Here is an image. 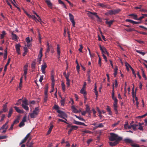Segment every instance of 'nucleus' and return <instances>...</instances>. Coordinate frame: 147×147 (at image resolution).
I'll use <instances>...</instances> for the list:
<instances>
[{"label":"nucleus","mask_w":147,"mask_h":147,"mask_svg":"<svg viewBox=\"0 0 147 147\" xmlns=\"http://www.w3.org/2000/svg\"><path fill=\"white\" fill-rule=\"evenodd\" d=\"M110 136L109 138L110 141H113L115 140L120 141L123 139L122 137L119 136L117 134L115 133H110Z\"/></svg>","instance_id":"obj_1"},{"label":"nucleus","mask_w":147,"mask_h":147,"mask_svg":"<svg viewBox=\"0 0 147 147\" xmlns=\"http://www.w3.org/2000/svg\"><path fill=\"white\" fill-rule=\"evenodd\" d=\"M39 111L38 107H36L33 111V112L32 113H29V114L31 118H36L38 115Z\"/></svg>","instance_id":"obj_2"},{"label":"nucleus","mask_w":147,"mask_h":147,"mask_svg":"<svg viewBox=\"0 0 147 147\" xmlns=\"http://www.w3.org/2000/svg\"><path fill=\"white\" fill-rule=\"evenodd\" d=\"M57 112L59 114L58 115V116L59 117L61 118L65 119L66 121H67V119L65 118L67 117V115L64 112L61 111H58Z\"/></svg>","instance_id":"obj_3"},{"label":"nucleus","mask_w":147,"mask_h":147,"mask_svg":"<svg viewBox=\"0 0 147 147\" xmlns=\"http://www.w3.org/2000/svg\"><path fill=\"white\" fill-rule=\"evenodd\" d=\"M47 49L45 52V54L49 53L51 49L54 47L52 45H49L48 42H47Z\"/></svg>","instance_id":"obj_4"},{"label":"nucleus","mask_w":147,"mask_h":147,"mask_svg":"<svg viewBox=\"0 0 147 147\" xmlns=\"http://www.w3.org/2000/svg\"><path fill=\"white\" fill-rule=\"evenodd\" d=\"M100 50L101 51L103 54H106L107 55H109V53L107 51V49L104 47H102L100 45H99Z\"/></svg>","instance_id":"obj_5"},{"label":"nucleus","mask_w":147,"mask_h":147,"mask_svg":"<svg viewBox=\"0 0 147 147\" xmlns=\"http://www.w3.org/2000/svg\"><path fill=\"white\" fill-rule=\"evenodd\" d=\"M30 133H28L26 136L21 141L20 143V145H21L25 143L26 140L30 137Z\"/></svg>","instance_id":"obj_6"},{"label":"nucleus","mask_w":147,"mask_h":147,"mask_svg":"<svg viewBox=\"0 0 147 147\" xmlns=\"http://www.w3.org/2000/svg\"><path fill=\"white\" fill-rule=\"evenodd\" d=\"M26 121V116H24L23 119L22 120V121L20 122V123L19 126L21 127L25 125V124L24 123V122H25Z\"/></svg>","instance_id":"obj_7"},{"label":"nucleus","mask_w":147,"mask_h":147,"mask_svg":"<svg viewBox=\"0 0 147 147\" xmlns=\"http://www.w3.org/2000/svg\"><path fill=\"white\" fill-rule=\"evenodd\" d=\"M21 47V46L19 44H16L15 45V48L17 53L18 55H20V48Z\"/></svg>","instance_id":"obj_8"},{"label":"nucleus","mask_w":147,"mask_h":147,"mask_svg":"<svg viewBox=\"0 0 147 147\" xmlns=\"http://www.w3.org/2000/svg\"><path fill=\"white\" fill-rule=\"evenodd\" d=\"M47 67L46 63L45 62H44L43 64L42 65L41 68V70L42 73L45 74V70Z\"/></svg>","instance_id":"obj_9"},{"label":"nucleus","mask_w":147,"mask_h":147,"mask_svg":"<svg viewBox=\"0 0 147 147\" xmlns=\"http://www.w3.org/2000/svg\"><path fill=\"white\" fill-rule=\"evenodd\" d=\"M133 87L132 89V97L133 98V101L134 102V98L136 97V91L135 92H134V84H133Z\"/></svg>","instance_id":"obj_10"},{"label":"nucleus","mask_w":147,"mask_h":147,"mask_svg":"<svg viewBox=\"0 0 147 147\" xmlns=\"http://www.w3.org/2000/svg\"><path fill=\"white\" fill-rule=\"evenodd\" d=\"M11 34L12 39L15 41H17L18 37L16 35L14 34L13 32H11Z\"/></svg>","instance_id":"obj_11"},{"label":"nucleus","mask_w":147,"mask_h":147,"mask_svg":"<svg viewBox=\"0 0 147 147\" xmlns=\"http://www.w3.org/2000/svg\"><path fill=\"white\" fill-rule=\"evenodd\" d=\"M57 51L58 55V59H59L60 56V48L59 45H57Z\"/></svg>","instance_id":"obj_12"},{"label":"nucleus","mask_w":147,"mask_h":147,"mask_svg":"<svg viewBox=\"0 0 147 147\" xmlns=\"http://www.w3.org/2000/svg\"><path fill=\"white\" fill-rule=\"evenodd\" d=\"M14 108L15 109L16 111L18 113H24V111L23 110H21L18 107H17L16 106H15L14 107Z\"/></svg>","instance_id":"obj_13"},{"label":"nucleus","mask_w":147,"mask_h":147,"mask_svg":"<svg viewBox=\"0 0 147 147\" xmlns=\"http://www.w3.org/2000/svg\"><path fill=\"white\" fill-rule=\"evenodd\" d=\"M119 142V141H115L114 142H109V145L110 146H116L117 144H118Z\"/></svg>","instance_id":"obj_14"},{"label":"nucleus","mask_w":147,"mask_h":147,"mask_svg":"<svg viewBox=\"0 0 147 147\" xmlns=\"http://www.w3.org/2000/svg\"><path fill=\"white\" fill-rule=\"evenodd\" d=\"M85 111H86V113H89V115H90V113L91 112V111L90 110V109L89 106L87 105H86V109Z\"/></svg>","instance_id":"obj_15"},{"label":"nucleus","mask_w":147,"mask_h":147,"mask_svg":"<svg viewBox=\"0 0 147 147\" xmlns=\"http://www.w3.org/2000/svg\"><path fill=\"white\" fill-rule=\"evenodd\" d=\"M125 64L126 65L127 64L128 65L129 67L131 69V70L133 74L135 75V76L136 77V74L135 72V71L134 69L132 68V67L131 66L129 65L127 62H125Z\"/></svg>","instance_id":"obj_16"},{"label":"nucleus","mask_w":147,"mask_h":147,"mask_svg":"<svg viewBox=\"0 0 147 147\" xmlns=\"http://www.w3.org/2000/svg\"><path fill=\"white\" fill-rule=\"evenodd\" d=\"M124 140L125 142L130 143L131 144L134 142V141L128 138H125Z\"/></svg>","instance_id":"obj_17"},{"label":"nucleus","mask_w":147,"mask_h":147,"mask_svg":"<svg viewBox=\"0 0 147 147\" xmlns=\"http://www.w3.org/2000/svg\"><path fill=\"white\" fill-rule=\"evenodd\" d=\"M10 60H11V58H9L8 59V60L7 63H6V64L5 65V66L4 70V71H6L7 70V66L9 65V63L10 61Z\"/></svg>","instance_id":"obj_18"},{"label":"nucleus","mask_w":147,"mask_h":147,"mask_svg":"<svg viewBox=\"0 0 147 147\" xmlns=\"http://www.w3.org/2000/svg\"><path fill=\"white\" fill-rule=\"evenodd\" d=\"M43 49L42 48H41L40 50L39 51V54L38 56V58L42 59V51Z\"/></svg>","instance_id":"obj_19"},{"label":"nucleus","mask_w":147,"mask_h":147,"mask_svg":"<svg viewBox=\"0 0 147 147\" xmlns=\"http://www.w3.org/2000/svg\"><path fill=\"white\" fill-rule=\"evenodd\" d=\"M51 126H50V127L49 128V129L47 131V135H49V134L51 132L52 129L53 127V124H50Z\"/></svg>","instance_id":"obj_20"},{"label":"nucleus","mask_w":147,"mask_h":147,"mask_svg":"<svg viewBox=\"0 0 147 147\" xmlns=\"http://www.w3.org/2000/svg\"><path fill=\"white\" fill-rule=\"evenodd\" d=\"M5 53L4 55V60H5L7 59V49L6 48L4 50Z\"/></svg>","instance_id":"obj_21"},{"label":"nucleus","mask_w":147,"mask_h":147,"mask_svg":"<svg viewBox=\"0 0 147 147\" xmlns=\"http://www.w3.org/2000/svg\"><path fill=\"white\" fill-rule=\"evenodd\" d=\"M114 21V20H111L109 21H107L106 22V23L109 26V27H110Z\"/></svg>","instance_id":"obj_22"},{"label":"nucleus","mask_w":147,"mask_h":147,"mask_svg":"<svg viewBox=\"0 0 147 147\" xmlns=\"http://www.w3.org/2000/svg\"><path fill=\"white\" fill-rule=\"evenodd\" d=\"M13 109L12 108H11L10 109L9 112V113L7 116V117L8 118H9L11 116V115L13 113Z\"/></svg>","instance_id":"obj_23"},{"label":"nucleus","mask_w":147,"mask_h":147,"mask_svg":"<svg viewBox=\"0 0 147 147\" xmlns=\"http://www.w3.org/2000/svg\"><path fill=\"white\" fill-rule=\"evenodd\" d=\"M85 89L82 88L80 90V92L81 93L83 94L84 96H86L87 94V92L86 91H85Z\"/></svg>","instance_id":"obj_24"},{"label":"nucleus","mask_w":147,"mask_h":147,"mask_svg":"<svg viewBox=\"0 0 147 147\" xmlns=\"http://www.w3.org/2000/svg\"><path fill=\"white\" fill-rule=\"evenodd\" d=\"M88 16L91 17V18H92V15H95V16L96 17V16L97 15V13L95 12H92L90 11H89L88 13Z\"/></svg>","instance_id":"obj_25"},{"label":"nucleus","mask_w":147,"mask_h":147,"mask_svg":"<svg viewBox=\"0 0 147 147\" xmlns=\"http://www.w3.org/2000/svg\"><path fill=\"white\" fill-rule=\"evenodd\" d=\"M106 110L109 112V114L111 115L112 114V112L109 106H107Z\"/></svg>","instance_id":"obj_26"},{"label":"nucleus","mask_w":147,"mask_h":147,"mask_svg":"<svg viewBox=\"0 0 147 147\" xmlns=\"http://www.w3.org/2000/svg\"><path fill=\"white\" fill-rule=\"evenodd\" d=\"M61 85L63 92H65V85L63 82H62Z\"/></svg>","instance_id":"obj_27"},{"label":"nucleus","mask_w":147,"mask_h":147,"mask_svg":"<svg viewBox=\"0 0 147 147\" xmlns=\"http://www.w3.org/2000/svg\"><path fill=\"white\" fill-rule=\"evenodd\" d=\"M7 103H6V104H5L3 106V111L4 112H5L7 110Z\"/></svg>","instance_id":"obj_28"},{"label":"nucleus","mask_w":147,"mask_h":147,"mask_svg":"<svg viewBox=\"0 0 147 147\" xmlns=\"http://www.w3.org/2000/svg\"><path fill=\"white\" fill-rule=\"evenodd\" d=\"M48 90V86L47 84L46 85V87L45 90V95H48L47 92Z\"/></svg>","instance_id":"obj_29"},{"label":"nucleus","mask_w":147,"mask_h":147,"mask_svg":"<svg viewBox=\"0 0 147 147\" xmlns=\"http://www.w3.org/2000/svg\"><path fill=\"white\" fill-rule=\"evenodd\" d=\"M69 15L70 21L71 22L73 21H74V17L73 15L71 13H69Z\"/></svg>","instance_id":"obj_30"},{"label":"nucleus","mask_w":147,"mask_h":147,"mask_svg":"<svg viewBox=\"0 0 147 147\" xmlns=\"http://www.w3.org/2000/svg\"><path fill=\"white\" fill-rule=\"evenodd\" d=\"M58 2L59 4L62 5L64 7L67 8L65 5L61 0H58Z\"/></svg>","instance_id":"obj_31"},{"label":"nucleus","mask_w":147,"mask_h":147,"mask_svg":"<svg viewBox=\"0 0 147 147\" xmlns=\"http://www.w3.org/2000/svg\"><path fill=\"white\" fill-rule=\"evenodd\" d=\"M5 34V32L4 31H3L2 32V34L0 35L1 38V39L3 38Z\"/></svg>","instance_id":"obj_32"},{"label":"nucleus","mask_w":147,"mask_h":147,"mask_svg":"<svg viewBox=\"0 0 147 147\" xmlns=\"http://www.w3.org/2000/svg\"><path fill=\"white\" fill-rule=\"evenodd\" d=\"M129 16H131L133 17V19H134V20H138V16L136 15H135L134 14H131L129 15Z\"/></svg>","instance_id":"obj_33"},{"label":"nucleus","mask_w":147,"mask_h":147,"mask_svg":"<svg viewBox=\"0 0 147 147\" xmlns=\"http://www.w3.org/2000/svg\"><path fill=\"white\" fill-rule=\"evenodd\" d=\"M97 110L98 112V113L99 114L98 116L100 117V119H101L102 118V116L101 115V112L99 109L98 107H97Z\"/></svg>","instance_id":"obj_34"},{"label":"nucleus","mask_w":147,"mask_h":147,"mask_svg":"<svg viewBox=\"0 0 147 147\" xmlns=\"http://www.w3.org/2000/svg\"><path fill=\"white\" fill-rule=\"evenodd\" d=\"M24 52L23 54V56H25V55H26L27 54V53L28 52V49L26 47H24Z\"/></svg>","instance_id":"obj_35"},{"label":"nucleus","mask_w":147,"mask_h":147,"mask_svg":"<svg viewBox=\"0 0 147 147\" xmlns=\"http://www.w3.org/2000/svg\"><path fill=\"white\" fill-rule=\"evenodd\" d=\"M46 2L49 7L52 6V4L49 0H46Z\"/></svg>","instance_id":"obj_36"},{"label":"nucleus","mask_w":147,"mask_h":147,"mask_svg":"<svg viewBox=\"0 0 147 147\" xmlns=\"http://www.w3.org/2000/svg\"><path fill=\"white\" fill-rule=\"evenodd\" d=\"M22 104H23L24 105H28V101L26 99H25V100H23L22 101Z\"/></svg>","instance_id":"obj_37"},{"label":"nucleus","mask_w":147,"mask_h":147,"mask_svg":"<svg viewBox=\"0 0 147 147\" xmlns=\"http://www.w3.org/2000/svg\"><path fill=\"white\" fill-rule=\"evenodd\" d=\"M22 107L26 111H28L29 110V108L26 105H24L23 104H22Z\"/></svg>","instance_id":"obj_38"},{"label":"nucleus","mask_w":147,"mask_h":147,"mask_svg":"<svg viewBox=\"0 0 147 147\" xmlns=\"http://www.w3.org/2000/svg\"><path fill=\"white\" fill-rule=\"evenodd\" d=\"M113 10L114 11V14H116L118 13L121 11V10L119 9H115Z\"/></svg>","instance_id":"obj_39"},{"label":"nucleus","mask_w":147,"mask_h":147,"mask_svg":"<svg viewBox=\"0 0 147 147\" xmlns=\"http://www.w3.org/2000/svg\"><path fill=\"white\" fill-rule=\"evenodd\" d=\"M36 63L35 62H32L31 64V68L33 69H34L35 68Z\"/></svg>","instance_id":"obj_40"},{"label":"nucleus","mask_w":147,"mask_h":147,"mask_svg":"<svg viewBox=\"0 0 147 147\" xmlns=\"http://www.w3.org/2000/svg\"><path fill=\"white\" fill-rule=\"evenodd\" d=\"M104 127V125H103V124L102 123H100L99 124H97V125H96V128L99 127V128H102Z\"/></svg>","instance_id":"obj_41"},{"label":"nucleus","mask_w":147,"mask_h":147,"mask_svg":"<svg viewBox=\"0 0 147 147\" xmlns=\"http://www.w3.org/2000/svg\"><path fill=\"white\" fill-rule=\"evenodd\" d=\"M131 145L133 147H140V145L136 144L134 143L133 142L131 144Z\"/></svg>","instance_id":"obj_42"},{"label":"nucleus","mask_w":147,"mask_h":147,"mask_svg":"<svg viewBox=\"0 0 147 147\" xmlns=\"http://www.w3.org/2000/svg\"><path fill=\"white\" fill-rule=\"evenodd\" d=\"M137 126H138V125L136 124H133L131 125L134 131H135L136 130V127Z\"/></svg>","instance_id":"obj_43"},{"label":"nucleus","mask_w":147,"mask_h":147,"mask_svg":"<svg viewBox=\"0 0 147 147\" xmlns=\"http://www.w3.org/2000/svg\"><path fill=\"white\" fill-rule=\"evenodd\" d=\"M31 17L36 22H40V21L38 20V19L34 16H32Z\"/></svg>","instance_id":"obj_44"},{"label":"nucleus","mask_w":147,"mask_h":147,"mask_svg":"<svg viewBox=\"0 0 147 147\" xmlns=\"http://www.w3.org/2000/svg\"><path fill=\"white\" fill-rule=\"evenodd\" d=\"M108 13L110 15H112L114 14L113 10H110L108 11Z\"/></svg>","instance_id":"obj_45"},{"label":"nucleus","mask_w":147,"mask_h":147,"mask_svg":"<svg viewBox=\"0 0 147 147\" xmlns=\"http://www.w3.org/2000/svg\"><path fill=\"white\" fill-rule=\"evenodd\" d=\"M136 51L140 54L142 55H144L145 54V53L141 52L139 50H136Z\"/></svg>","instance_id":"obj_46"},{"label":"nucleus","mask_w":147,"mask_h":147,"mask_svg":"<svg viewBox=\"0 0 147 147\" xmlns=\"http://www.w3.org/2000/svg\"><path fill=\"white\" fill-rule=\"evenodd\" d=\"M98 5L101 7L102 8H105L106 7V5H105L104 4L100 3L98 4Z\"/></svg>","instance_id":"obj_47"},{"label":"nucleus","mask_w":147,"mask_h":147,"mask_svg":"<svg viewBox=\"0 0 147 147\" xmlns=\"http://www.w3.org/2000/svg\"><path fill=\"white\" fill-rule=\"evenodd\" d=\"M72 109L73 110V111L74 113H77L78 112V110L74 107H72Z\"/></svg>","instance_id":"obj_48"},{"label":"nucleus","mask_w":147,"mask_h":147,"mask_svg":"<svg viewBox=\"0 0 147 147\" xmlns=\"http://www.w3.org/2000/svg\"><path fill=\"white\" fill-rule=\"evenodd\" d=\"M53 107L54 109L57 111H60L59 110V107L58 105H55Z\"/></svg>","instance_id":"obj_49"},{"label":"nucleus","mask_w":147,"mask_h":147,"mask_svg":"<svg viewBox=\"0 0 147 147\" xmlns=\"http://www.w3.org/2000/svg\"><path fill=\"white\" fill-rule=\"evenodd\" d=\"M45 96L44 98V102H47L48 99V95H45Z\"/></svg>","instance_id":"obj_50"},{"label":"nucleus","mask_w":147,"mask_h":147,"mask_svg":"<svg viewBox=\"0 0 147 147\" xmlns=\"http://www.w3.org/2000/svg\"><path fill=\"white\" fill-rule=\"evenodd\" d=\"M20 82L19 84V86L20 89H21V88L22 87V77L20 78Z\"/></svg>","instance_id":"obj_51"},{"label":"nucleus","mask_w":147,"mask_h":147,"mask_svg":"<svg viewBox=\"0 0 147 147\" xmlns=\"http://www.w3.org/2000/svg\"><path fill=\"white\" fill-rule=\"evenodd\" d=\"M125 30L127 32H132L133 31H136L134 29H133V28H131L126 29H125Z\"/></svg>","instance_id":"obj_52"},{"label":"nucleus","mask_w":147,"mask_h":147,"mask_svg":"<svg viewBox=\"0 0 147 147\" xmlns=\"http://www.w3.org/2000/svg\"><path fill=\"white\" fill-rule=\"evenodd\" d=\"M76 68L77 72L78 73H79L80 71V67L78 62H77V65Z\"/></svg>","instance_id":"obj_53"},{"label":"nucleus","mask_w":147,"mask_h":147,"mask_svg":"<svg viewBox=\"0 0 147 147\" xmlns=\"http://www.w3.org/2000/svg\"><path fill=\"white\" fill-rule=\"evenodd\" d=\"M19 122V119L18 118H17L15 120L13 123L15 124L18 123Z\"/></svg>","instance_id":"obj_54"},{"label":"nucleus","mask_w":147,"mask_h":147,"mask_svg":"<svg viewBox=\"0 0 147 147\" xmlns=\"http://www.w3.org/2000/svg\"><path fill=\"white\" fill-rule=\"evenodd\" d=\"M28 66L27 64H26V65L24 66L23 67L24 71H27V67H28Z\"/></svg>","instance_id":"obj_55"},{"label":"nucleus","mask_w":147,"mask_h":147,"mask_svg":"<svg viewBox=\"0 0 147 147\" xmlns=\"http://www.w3.org/2000/svg\"><path fill=\"white\" fill-rule=\"evenodd\" d=\"M142 76L144 78H145V79L146 80L147 79V78L144 73V71L143 69H142Z\"/></svg>","instance_id":"obj_56"},{"label":"nucleus","mask_w":147,"mask_h":147,"mask_svg":"<svg viewBox=\"0 0 147 147\" xmlns=\"http://www.w3.org/2000/svg\"><path fill=\"white\" fill-rule=\"evenodd\" d=\"M83 49V47L82 46V45H80V48L78 50L80 52L82 53L83 52H82V49Z\"/></svg>","instance_id":"obj_57"},{"label":"nucleus","mask_w":147,"mask_h":147,"mask_svg":"<svg viewBox=\"0 0 147 147\" xmlns=\"http://www.w3.org/2000/svg\"><path fill=\"white\" fill-rule=\"evenodd\" d=\"M78 128V127L77 126L72 125V128L73 130H76Z\"/></svg>","instance_id":"obj_58"},{"label":"nucleus","mask_w":147,"mask_h":147,"mask_svg":"<svg viewBox=\"0 0 147 147\" xmlns=\"http://www.w3.org/2000/svg\"><path fill=\"white\" fill-rule=\"evenodd\" d=\"M126 22H129V23H131L133 24V20L129 19H127L125 20Z\"/></svg>","instance_id":"obj_59"},{"label":"nucleus","mask_w":147,"mask_h":147,"mask_svg":"<svg viewBox=\"0 0 147 147\" xmlns=\"http://www.w3.org/2000/svg\"><path fill=\"white\" fill-rule=\"evenodd\" d=\"M26 41L27 43H29L30 41V38L29 37H27L26 38Z\"/></svg>","instance_id":"obj_60"},{"label":"nucleus","mask_w":147,"mask_h":147,"mask_svg":"<svg viewBox=\"0 0 147 147\" xmlns=\"http://www.w3.org/2000/svg\"><path fill=\"white\" fill-rule=\"evenodd\" d=\"M7 125H6L5 124H4L3 125V126L1 127L0 128V130L1 129H5V127H6Z\"/></svg>","instance_id":"obj_61"},{"label":"nucleus","mask_w":147,"mask_h":147,"mask_svg":"<svg viewBox=\"0 0 147 147\" xmlns=\"http://www.w3.org/2000/svg\"><path fill=\"white\" fill-rule=\"evenodd\" d=\"M5 117V115L4 114H3L1 116V119L0 120V122H1L3 121Z\"/></svg>","instance_id":"obj_62"},{"label":"nucleus","mask_w":147,"mask_h":147,"mask_svg":"<svg viewBox=\"0 0 147 147\" xmlns=\"http://www.w3.org/2000/svg\"><path fill=\"white\" fill-rule=\"evenodd\" d=\"M142 16L140 17L138 19V20H141L144 18L145 16H144V14H142Z\"/></svg>","instance_id":"obj_63"},{"label":"nucleus","mask_w":147,"mask_h":147,"mask_svg":"<svg viewBox=\"0 0 147 147\" xmlns=\"http://www.w3.org/2000/svg\"><path fill=\"white\" fill-rule=\"evenodd\" d=\"M22 99H20L16 103V105H19L21 103V101Z\"/></svg>","instance_id":"obj_64"}]
</instances>
